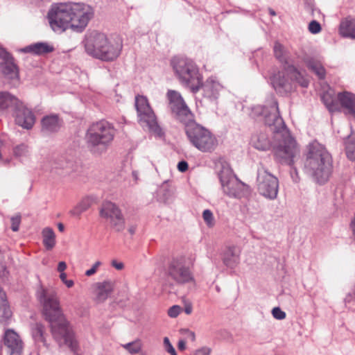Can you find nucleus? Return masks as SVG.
<instances>
[{
    "label": "nucleus",
    "mask_w": 355,
    "mask_h": 355,
    "mask_svg": "<svg viewBox=\"0 0 355 355\" xmlns=\"http://www.w3.org/2000/svg\"><path fill=\"white\" fill-rule=\"evenodd\" d=\"M252 112L253 116H263L266 125L274 134L275 139L279 141L278 145L273 147L275 159L282 164L289 165L291 167V178L295 182H297L300 178L297 168L293 165L299 157L300 149L295 140L290 136L279 115L277 101L271 98L266 105L254 106Z\"/></svg>",
    "instance_id": "nucleus-1"
},
{
    "label": "nucleus",
    "mask_w": 355,
    "mask_h": 355,
    "mask_svg": "<svg viewBox=\"0 0 355 355\" xmlns=\"http://www.w3.org/2000/svg\"><path fill=\"white\" fill-rule=\"evenodd\" d=\"M43 306V315L49 323L53 338L59 346H67L73 352L78 351V343L60 306L57 293L41 287L37 292Z\"/></svg>",
    "instance_id": "nucleus-2"
},
{
    "label": "nucleus",
    "mask_w": 355,
    "mask_h": 355,
    "mask_svg": "<svg viewBox=\"0 0 355 355\" xmlns=\"http://www.w3.org/2000/svg\"><path fill=\"white\" fill-rule=\"evenodd\" d=\"M93 16L90 6L83 3H63L53 6L48 12L51 28L62 33L68 28L80 33Z\"/></svg>",
    "instance_id": "nucleus-3"
},
{
    "label": "nucleus",
    "mask_w": 355,
    "mask_h": 355,
    "mask_svg": "<svg viewBox=\"0 0 355 355\" xmlns=\"http://www.w3.org/2000/svg\"><path fill=\"white\" fill-rule=\"evenodd\" d=\"M304 168L320 184L325 183L332 172V158L324 146L313 141L308 146Z\"/></svg>",
    "instance_id": "nucleus-4"
},
{
    "label": "nucleus",
    "mask_w": 355,
    "mask_h": 355,
    "mask_svg": "<svg viewBox=\"0 0 355 355\" xmlns=\"http://www.w3.org/2000/svg\"><path fill=\"white\" fill-rule=\"evenodd\" d=\"M115 134L114 125L105 120L92 123L85 133L87 147L92 154L101 155L106 152Z\"/></svg>",
    "instance_id": "nucleus-5"
},
{
    "label": "nucleus",
    "mask_w": 355,
    "mask_h": 355,
    "mask_svg": "<svg viewBox=\"0 0 355 355\" xmlns=\"http://www.w3.org/2000/svg\"><path fill=\"white\" fill-rule=\"evenodd\" d=\"M85 49L89 55L103 61L116 59L121 51L122 44H110L106 35L101 33H92L85 41Z\"/></svg>",
    "instance_id": "nucleus-6"
},
{
    "label": "nucleus",
    "mask_w": 355,
    "mask_h": 355,
    "mask_svg": "<svg viewBox=\"0 0 355 355\" xmlns=\"http://www.w3.org/2000/svg\"><path fill=\"white\" fill-rule=\"evenodd\" d=\"M171 64L181 84L197 93L202 85V76L196 63L187 58L174 57Z\"/></svg>",
    "instance_id": "nucleus-7"
},
{
    "label": "nucleus",
    "mask_w": 355,
    "mask_h": 355,
    "mask_svg": "<svg viewBox=\"0 0 355 355\" xmlns=\"http://www.w3.org/2000/svg\"><path fill=\"white\" fill-rule=\"evenodd\" d=\"M271 83L275 91L284 95L295 89L294 83L302 87H307L309 81L294 65L288 64L284 66L282 71L272 76Z\"/></svg>",
    "instance_id": "nucleus-8"
},
{
    "label": "nucleus",
    "mask_w": 355,
    "mask_h": 355,
    "mask_svg": "<svg viewBox=\"0 0 355 355\" xmlns=\"http://www.w3.org/2000/svg\"><path fill=\"white\" fill-rule=\"evenodd\" d=\"M190 144L202 153H211L218 146V139L207 128L197 123L194 119L184 125Z\"/></svg>",
    "instance_id": "nucleus-9"
},
{
    "label": "nucleus",
    "mask_w": 355,
    "mask_h": 355,
    "mask_svg": "<svg viewBox=\"0 0 355 355\" xmlns=\"http://www.w3.org/2000/svg\"><path fill=\"white\" fill-rule=\"evenodd\" d=\"M223 193L230 198H242L250 193L248 185L240 181L227 164H223L218 172Z\"/></svg>",
    "instance_id": "nucleus-10"
},
{
    "label": "nucleus",
    "mask_w": 355,
    "mask_h": 355,
    "mask_svg": "<svg viewBox=\"0 0 355 355\" xmlns=\"http://www.w3.org/2000/svg\"><path fill=\"white\" fill-rule=\"evenodd\" d=\"M135 107L140 125L147 127L150 132L158 137H162L164 133L157 121L156 116L150 106L147 98L144 96H137L135 97Z\"/></svg>",
    "instance_id": "nucleus-11"
},
{
    "label": "nucleus",
    "mask_w": 355,
    "mask_h": 355,
    "mask_svg": "<svg viewBox=\"0 0 355 355\" xmlns=\"http://www.w3.org/2000/svg\"><path fill=\"white\" fill-rule=\"evenodd\" d=\"M166 275L168 279L176 284H185L191 282L193 277L185 257L179 256L173 257L168 261L166 268Z\"/></svg>",
    "instance_id": "nucleus-12"
},
{
    "label": "nucleus",
    "mask_w": 355,
    "mask_h": 355,
    "mask_svg": "<svg viewBox=\"0 0 355 355\" xmlns=\"http://www.w3.org/2000/svg\"><path fill=\"white\" fill-rule=\"evenodd\" d=\"M257 185L259 193L265 198L274 200L277 198L278 178L270 173L263 165L257 170Z\"/></svg>",
    "instance_id": "nucleus-13"
},
{
    "label": "nucleus",
    "mask_w": 355,
    "mask_h": 355,
    "mask_svg": "<svg viewBox=\"0 0 355 355\" xmlns=\"http://www.w3.org/2000/svg\"><path fill=\"white\" fill-rule=\"evenodd\" d=\"M168 108L173 116L184 125L193 119V114L182 95L177 91L168 90L166 93Z\"/></svg>",
    "instance_id": "nucleus-14"
},
{
    "label": "nucleus",
    "mask_w": 355,
    "mask_h": 355,
    "mask_svg": "<svg viewBox=\"0 0 355 355\" xmlns=\"http://www.w3.org/2000/svg\"><path fill=\"white\" fill-rule=\"evenodd\" d=\"M99 215L105 219L111 228L115 232H121L125 229V218L119 207L114 203L107 201L102 204Z\"/></svg>",
    "instance_id": "nucleus-15"
},
{
    "label": "nucleus",
    "mask_w": 355,
    "mask_h": 355,
    "mask_svg": "<svg viewBox=\"0 0 355 355\" xmlns=\"http://www.w3.org/2000/svg\"><path fill=\"white\" fill-rule=\"evenodd\" d=\"M2 59L0 73L3 83L10 88L18 87L20 85L19 69L14 62V58L9 53L8 58Z\"/></svg>",
    "instance_id": "nucleus-16"
},
{
    "label": "nucleus",
    "mask_w": 355,
    "mask_h": 355,
    "mask_svg": "<svg viewBox=\"0 0 355 355\" xmlns=\"http://www.w3.org/2000/svg\"><path fill=\"white\" fill-rule=\"evenodd\" d=\"M3 347L8 355H21L24 350V343L19 335L13 329L5 330L3 338Z\"/></svg>",
    "instance_id": "nucleus-17"
},
{
    "label": "nucleus",
    "mask_w": 355,
    "mask_h": 355,
    "mask_svg": "<svg viewBox=\"0 0 355 355\" xmlns=\"http://www.w3.org/2000/svg\"><path fill=\"white\" fill-rule=\"evenodd\" d=\"M16 123L24 129H31L35 123V116L31 110L21 103L16 110L12 113Z\"/></svg>",
    "instance_id": "nucleus-18"
},
{
    "label": "nucleus",
    "mask_w": 355,
    "mask_h": 355,
    "mask_svg": "<svg viewBox=\"0 0 355 355\" xmlns=\"http://www.w3.org/2000/svg\"><path fill=\"white\" fill-rule=\"evenodd\" d=\"M200 88L202 89L205 98L211 101H214L218 98L223 87L214 78L210 77L204 83L202 82Z\"/></svg>",
    "instance_id": "nucleus-19"
},
{
    "label": "nucleus",
    "mask_w": 355,
    "mask_h": 355,
    "mask_svg": "<svg viewBox=\"0 0 355 355\" xmlns=\"http://www.w3.org/2000/svg\"><path fill=\"white\" fill-rule=\"evenodd\" d=\"M76 168L73 161L67 160L62 157L55 159L51 164V172L63 177L71 175Z\"/></svg>",
    "instance_id": "nucleus-20"
},
{
    "label": "nucleus",
    "mask_w": 355,
    "mask_h": 355,
    "mask_svg": "<svg viewBox=\"0 0 355 355\" xmlns=\"http://www.w3.org/2000/svg\"><path fill=\"white\" fill-rule=\"evenodd\" d=\"M17 96L8 92H0V110L10 112L12 114L21 105Z\"/></svg>",
    "instance_id": "nucleus-21"
},
{
    "label": "nucleus",
    "mask_w": 355,
    "mask_h": 355,
    "mask_svg": "<svg viewBox=\"0 0 355 355\" xmlns=\"http://www.w3.org/2000/svg\"><path fill=\"white\" fill-rule=\"evenodd\" d=\"M337 98L344 112L355 117V95L349 92H339Z\"/></svg>",
    "instance_id": "nucleus-22"
},
{
    "label": "nucleus",
    "mask_w": 355,
    "mask_h": 355,
    "mask_svg": "<svg viewBox=\"0 0 355 355\" xmlns=\"http://www.w3.org/2000/svg\"><path fill=\"white\" fill-rule=\"evenodd\" d=\"M61 122L57 114L45 116L41 121V130L44 134L58 132L61 127Z\"/></svg>",
    "instance_id": "nucleus-23"
},
{
    "label": "nucleus",
    "mask_w": 355,
    "mask_h": 355,
    "mask_svg": "<svg viewBox=\"0 0 355 355\" xmlns=\"http://www.w3.org/2000/svg\"><path fill=\"white\" fill-rule=\"evenodd\" d=\"M241 249L235 245L228 247L224 252L223 263L230 268H235L240 261Z\"/></svg>",
    "instance_id": "nucleus-24"
},
{
    "label": "nucleus",
    "mask_w": 355,
    "mask_h": 355,
    "mask_svg": "<svg viewBox=\"0 0 355 355\" xmlns=\"http://www.w3.org/2000/svg\"><path fill=\"white\" fill-rule=\"evenodd\" d=\"M12 313L6 300V293L0 287V323L8 325L12 318Z\"/></svg>",
    "instance_id": "nucleus-25"
},
{
    "label": "nucleus",
    "mask_w": 355,
    "mask_h": 355,
    "mask_svg": "<svg viewBox=\"0 0 355 355\" xmlns=\"http://www.w3.org/2000/svg\"><path fill=\"white\" fill-rule=\"evenodd\" d=\"M114 286V282L110 280L97 283L96 300L98 302H104L112 293Z\"/></svg>",
    "instance_id": "nucleus-26"
},
{
    "label": "nucleus",
    "mask_w": 355,
    "mask_h": 355,
    "mask_svg": "<svg viewBox=\"0 0 355 355\" xmlns=\"http://www.w3.org/2000/svg\"><path fill=\"white\" fill-rule=\"evenodd\" d=\"M252 145L259 150H267L271 147V142L267 134L263 131H259L252 136Z\"/></svg>",
    "instance_id": "nucleus-27"
},
{
    "label": "nucleus",
    "mask_w": 355,
    "mask_h": 355,
    "mask_svg": "<svg viewBox=\"0 0 355 355\" xmlns=\"http://www.w3.org/2000/svg\"><path fill=\"white\" fill-rule=\"evenodd\" d=\"M53 51L54 47L47 42H37L28 45L22 49V51L24 53H31L37 55L47 54Z\"/></svg>",
    "instance_id": "nucleus-28"
},
{
    "label": "nucleus",
    "mask_w": 355,
    "mask_h": 355,
    "mask_svg": "<svg viewBox=\"0 0 355 355\" xmlns=\"http://www.w3.org/2000/svg\"><path fill=\"white\" fill-rule=\"evenodd\" d=\"M95 198L92 196H86L83 198L69 213L71 216L80 218V215L89 209L94 203Z\"/></svg>",
    "instance_id": "nucleus-29"
},
{
    "label": "nucleus",
    "mask_w": 355,
    "mask_h": 355,
    "mask_svg": "<svg viewBox=\"0 0 355 355\" xmlns=\"http://www.w3.org/2000/svg\"><path fill=\"white\" fill-rule=\"evenodd\" d=\"M340 33L345 37L355 40V19L346 18L340 24Z\"/></svg>",
    "instance_id": "nucleus-30"
},
{
    "label": "nucleus",
    "mask_w": 355,
    "mask_h": 355,
    "mask_svg": "<svg viewBox=\"0 0 355 355\" xmlns=\"http://www.w3.org/2000/svg\"><path fill=\"white\" fill-rule=\"evenodd\" d=\"M42 242L46 250L53 249L55 245V234L52 228L45 227L42 232Z\"/></svg>",
    "instance_id": "nucleus-31"
},
{
    "label": "nucleus",
    "mask_w": 355,
    "mask_h": 355,
    "mask_svg": "<svg viewBox=\"0 0 355 355\" xmlns=\"http://www.w3.org/2000/svg\"><path fill=\"white\" fill-rule=\"evenodd\" d=\"M308 68L315 73L319 79H324L325 78V69L320 62L311 58L306 61Z\"/></svg>",
    "instance_id": "nucleus-32"
},
{
    "label": "nucleus",
    "mask_w": 355,
    "mask_h": 355,
    "mask_svg": "<svg viewBox=\"0 0 355 355\" xmlns=\"http://www.w3.org/2000/svg\"><path fill=\"white\" fill-rule=\"evenodd\" d=\"M274 54L275 58L282 63L284 64V66H287L288 64V55L287 52L285 50L283 45H282L279 42H276L274 45Z\"/></svg>",
    "instance_id": "nucleus-33"
},
{
    "label": "nucleus",
    "mask_w": 355,
    "mask_h": 355,
    "mask_svg": "<svg viewBox=\"0 0 355 355\" xmlns=\"http://www.w3.org/2000/svg\"><path fill=\"white\" fill-rule=\"evenodd\" d=\"M13 155L16 158L22 160L30 155V148L24 143L18 144L13 148Z\"/></svg>",
    "instance_id": "nucleus-34"
},
{
    "label": "nucleus",
    "mask_w": 355,
    "mask_h": 355,
    "mask_svg": "<svg viewBox=\"0 0 355 355\" xmlns=\"http://www.w3.org/2000/svg\"><path fill=\"white\" fill-rule=\"evenodd\" d=\"M32 335L36 342H42L45 345L46 340L44 336V327L40 323H36L32 327Z\"/></svg>",
    "instance_id": "nucleus-35"
},
{
    "label": "nucleus",
    "mask_w": 355,
    "mask_h": 355,
    "mask_svg": "<svg viewBox=\"0 0 355 355\" xmlns=\"http://www.w3.org/2000/svg\"><path fill=\"white\" fill-rule=\"evenodd\" d=\"M123 347L130 354H135L139 353L141 351L142 343L141 340L137 339L132 342L123 345Z\"/></svg>",
    "instance_id": "nucleus-36"
},
{
    "label": "nucleus",
    "mask_w": 355,
    "mask_h": 355,
    "mask_svg": "<svg viewBox=\"0 0 355 355\" xmlns=\"http://www.w3.org/2000/svg\"><path fill=\"white\" fill-rule=\"evenodd\" d=\"M345 150L348 159L350 160L355 159V139L349 138L345 141Z\"/></svg>",
    "instance_id": "nucleus-37"
},
{
    "label": "nucleus",
    "mask_w": 355,
    "mask_h": 355,
    "mask_svg": "<svg viewBox=\"0 0 355 355\" xmlns=\"http://www.w3.org/2000/svg\"><path fill=\"white\" fill-rule=\"evenodd\" d=\"M322 101L329 112L337 110V104L334 101L330 95L327 94H323L322 96Z\"/></svg>",
    "instance_id": "nucleus-38"
},
{
    "label": "nucleus",
    "mask_w": 355,
    "mask_h": 355,
    "mask_svg": "<svg viewBox=\"0 0 355 355\" xmlns=\"http://www.w3.org/2000/svg\"><path fill=\"white\" fill-rule=\"evenodd\" d=\"M202 218L209 227L214 225V219L212 212L209 209H205L202 213Z\"/></svg>",
    "instance_id": "nucleus-39"
},
{
    "label": "nucleus",
    "mask_w": 355,
    "mask_h": 355,
    "mask_svg": "<svg viewBox=\"0 0 355 355\" xmlns=\"http://www.w3.org/2000/svg\"><path fill=\"white\" fill-rule=\"evenodd\" d=\"M308 29L311 33L318 34L321 31L322 27L318 21L313 20L309 24Z\"/></svg>",
    "instance_id": "nucleus-40"
},
{
    "label": "nucleus",
    "mask_w": 355,
    "mask_h": 355,
    "mask_svg": "<svg viewBox=\"0 0 355 355\" xmlns=\"http://www.w3.org/2000/svg\"><path fill=\"white\" fill-rule=\"evenodd\" d=\"M10 220L12 230L13 232H17L19 230V225L21 223V215L17 214L14 216H12Z\"/></svg>",
    "instance_id": "nucleus-41"
},
{
    "label": "nucleus",
    "mask_w": 355,
    "mask_h": 355,
    "mask_svg": "<svg viewBox=\"0 0 355 355\" xmlns=\"http://www.w3.org/2000/svg\"><path fill=\"white\" fill-rule=\"evenodd\" d=\"M164 345L166 351L171 355H177L176 351L173 347L168 337L164 338Z\"/></svg>",
    "instance_id": "nucleus-42"
},
{
    "label": "nucleus",
    "mask_w": 355,
    "mask_h": 355,
    "mask_svg": "<svg viewBox=\"0 0 355 355\" xmlns=\"http://www.w3.org/2000/svg\"><path fill=\"white\" fill-rule=\"evenodd\" d=\"M272 316L277 320H283L286 318V315L279 307H275L272 310Z\"/></svg>",
    "instance_id": "nucleus-43"
},
{
    "label": "nucleus",
    "mask_w": 355,
    "mask_h": 355,
    "mask_svg": "<svg viewBox=\"0 0 355 355\" xmlns=\"http://www.w3.org/2000/svg\"><path fill=\"white\" fill-rule=\"evenodd\" d=\"M180 313V307L178 305L171 306L168 311V314L171 318H176Z\"/></svg>",
    "instance_id": "nucleus-44"
},
{
    "label": "nucleus",
    "mask_w": 355,
    "mask_h": 355,
    "mask_svg": "<svg viewBox=\"0 0 355 355\" xmlns=\"http://www.w3.org/2000/svg\"><path fill=\"white\" fill-rule=\"evenodd\" d=\"M101 265V261H96L93 266L92 267L87 270L86 272H85V275L87 276H91L92 275H94L96 270H97V268Z\"/></svg>",
    "instance_id": "nucleus-45"
},
{
    "label": "nucleus",
    "mask_w": 355,
    "mask_h": 355,
    "mask_svg": "<svg viewBox=\"0 0 355 355\" xmlns=\"http://www.w3.org/2000/svg\"><path fill=\"white\" fill-rule=\"evenodd\" d=\"M189 165L186 161H181L178 164V169L180 172H185L188 169Z\"/></svg>",
    "instance_id": "nucleus-46"
},
{
    "label": "nucleus",
    "mask_w": 355,
    "mask_h": 355,
    "mask_svg": "<svg viewBox=\"0 0 355 355\" xmlns=\"http://www.w3.org/2000/svg\"><path fill=\"white\" fill-rule=\"evenodd\" d=\"M211 349L208 347H202L196 350L194 355H209Z\"/></svg>",
    "instance_id": "nucleus-47"
},
{
    "label": "nucleus",
    "mask_w": 355,
    "mask_h": 355,
    "mask_svg": "<svg viewBox=\"0 0 355 355\" xmlns=\"http://www.w3.org/2000/svg\"><path fill=\"white\" fill-rule=\"evenodd\" d=\"M112 266L117 270H122L124 268V265L122 262H117L116 260H112L111 263Z\"/></svg>",
    "instance_id": "nucleus-48"
},
{
    "label": "nucleus",
    "mask_w": 355,
    "mask_h": 355,
    "mask_svg": "<svg viewBox=\"0 0 355 355\" xmlns=\"http://www.w3.org/2000/svg\"><path fill=\"white\" fill-rule=\"evenodd\" d=\"M67 268V264L64 261H60L58 265V271L60 272H64L65 269Z\"/></svg>",
    "instance_id": "nucleus-49"
},
{
    "label": "nucleus",
    "mask_w": 355,
    "mask_h": 355,
    "mask_svg": "<svg viewBox=\"0 0 355 355\" xmlns=\"http://www.w3.org/2000/svg\"><path fill=\"white\" fill-rule=\"evenodd\" d=\"M9 53H8L3 47L0 46V58H6L8 57Z\"/></svg>",
    "instance_id": "nucleus-50"
},
{
    "label": "nucleus",
    "mask_w": 355,
    "mask_h": 355,
    "mask_svg": "<svg viewBox=\"0 0 355 355\" xmlns=\"http://www.w3.org/2000/svg\"><path fill=\"white\" fill-rule=\"evenodd\" d=\"M178 347L180 350L183 351L186 348V343L184 340H180L178 343Z\"/></svg>",
    "instance_id": "nucleus-51"
},
{
    "label": "nucleus",
    "mask_w": 355,
    "mask_h": 355,
    "mask_svg": "<svg viewBox=\"0 0 355 355\" xmlns=\"http://www.w3.org/2000/svg\"><path fill=\"white\" fill-rule=\"evenodd\" d=\"M306 8L313 13L314 11V5L312 0L306 3Z\"/></svg>",
    "instance_id": "nucleus-52"
},
{
    "label": "nucleus",
    "mask_w": 355,
    "mask_h": 355,
    "mask_svg": "<svg viewBox=\"0 0 355 355\" xmlns=\"http://www.w3.org/2000/svg\"><path fill=\"white\" fill-rule=\"evenodd\" d=\"M188 331V337L190 338V340L193 342L195 341L196 335H195L194 332L189 331Z\"/></svg>",
    "instance_id": "nucleus-53"
},
{
    "label": "nucleus",
    "mask_w": 355,
    "mask_h": 355,
    "mask_svg": "<svg viewBox=\"0 0 355 355\" xmlns=\"http://www.w3.org/2000/svg\"><path fill=\"white\" fill-rule=\"evenodd\" d=\"M64 284L67 286V287H68V288H71V287L73 286V284H74L73 281V280H71V279H69V280L67 279V280L64 282Z\"/></svg>",
    "instance_id": "nucleus-54"
},
{
    "label": "nucleus",
    "mask_w": 355,
    "mask_h": 355,
    "mask_svg": "<svg viewBox=\"0 0 355 355\" xmlns=\"http://www.w3.org/2000/svg\"><path fill=\"white\" fill-rule=\"evenodd\" d=\"M184 312L187 313V314H190L192 312V306L191 305H188L185 307L184 309Z\"/></svg>",
    "instance_id": "nucleus-55"
},
{
    "label": "nucleus",
    "mask_w": 355,
    "mask_h": 355,
    "mask_svg": "<svg viewBox=\"0 0 355 355\" xmlns=\"http://www.w3.org/2000/svg\"><path fill=\"white\" fill-rule=\"evenodd\" d=\"M60 278L63 283L67 280V274L65 272H60Z\"/></svg>",
    "instance_id": "nucleus-56"
},
{
    "label": "nucleus",
    "mask_w": 355,
    "mask_h": 355,
    "mask_svg": "<svg viewBox=\"0 0 355 355\" xmlns=\"http://www.w3.org/2000/svg\"><path fill=\"white\" fill-rule=\"evenodd\" d=\"M135 231H136V227L135 226H130L128 229V232H130V234H134L135 233Z\"/></svg>",
    "instance_id": "nucleus-57"
},
{
    "label": "nucleus",
    "mask_w": 355,
    "mask_h": 355,
    "mask_svg": "<svg viewBox=\"0 0 355 355\" xmlns=\"http://www.w3.org/2000/svg\"><path fill=\"white\" fill-rule=\"evenodd\" d=\"M58 228L59 231H60V232H63L64 230V226L61 223H58Z\"/></svg>",
    "instance_id": "nucleus-58"
},
{
    "label": "nucleus",
    "mask_w": 355,
    "mask_h": 355,
    "mask_svg": "<svg viewBox=\"0 0 355 355\" xmlns=\"http://www.w3.org/2000/svg\"><path fill=\"white\" fill-rule=\"evenodd\" d=\"M268 12H269V14L270 15H272V16H275L276 15L275 11L273 9L270 8H268Z\"/></svg>",
    "instance_id": "nucleus-59"
},
{
    "label": "nucleus",
    "mask_w": 355,
    "mask_h": 355,
    "mask_svg": "<svg viewBox=\"0 0 355 355\" xmlns=\"http://www.w3.org/2000/svg\"><path fill=\"white\" fill-rule=\"evenodd\" d=\"M132 175H133V176L135 177V178L137 180V173H136L135 171H133V172H132Z\"/></svg>",
    "instance_id": "nucleus-60"
}]
</instances>
